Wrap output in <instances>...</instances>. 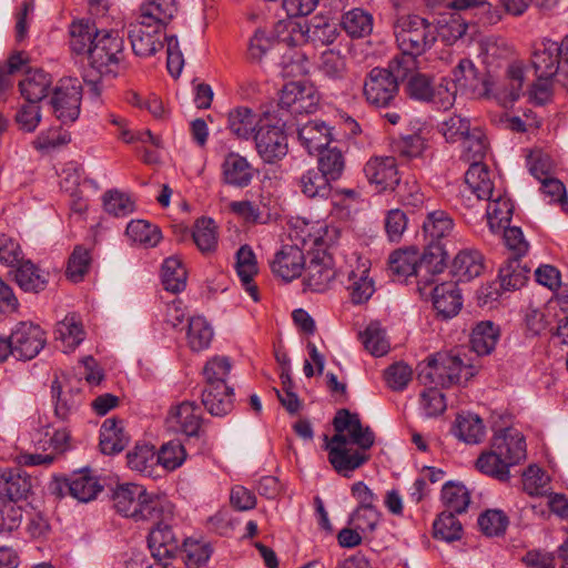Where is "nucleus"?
<instances>
[{"label": "nucleus", "instance_id": "nucleus-4", "mask_svg": "<svg viewBox=\"0 0 568 568\" xmlns=\"http://www.w3.org/2000/svg\"><path fill=\"white\" fill-rule=\"evenodd\" d=\"M476 373L477 367L467 354L450 352L438 353L428 358L417 377L424 385L450 387L469 381Z\"/></svg>", "mask_w": 568, "mask_h": 568}, {"label": "nucleus", "instance_id": "nucleus-2", "mask_svg": "<svg viewBox=\"0 0 568 568\" xmlns=\"http://www.w3.org/2000/svg\"><path fill=\"white\" fill-rule=\"evenodd\" d=\"M393 29L400 53L392 59L387 69L377 67L372 71H415L417 57L436 41V28L419 16L405 14L395 20Z\"/></svg>", "mask_w": 568, "mask_h": 568}, {"label": "nucleus", "instance_id": "nucleus-36", "mask_svg": "<svg viewBox=\"0 0 568 568\" xmlns=\"http://www.w3.org/2000/svg\"><path fill=\"white\" fill-rule=\"evenodd\" d=\"M460 12H448L439 16L436 24H434L436 39L440 38L446 44H452L466 33L468 22Z\"/></svg>", "mask_w": 568, "mask_h": 568}, {"label": "nucleus", "instance_id": "nucleus-61", "mask_svg": "<svg viewBox=\"0 0 568 568\" xmlns=\"http://www.w3.org/2000/svg\"><path fill=\"white\" fill-rule=\"evenodd\" d=\"M156 457L158 466L161 465L163 469L172 471L182 466L186 458V453L180 442L171 440L162 445Z\"/></svg>", "mask_w": 568, "mask_h": 568}, {"label": "nucleus", "instance_id": "nucleus-62", "mask_svg": "<svg viewBox=\"0 0 568 568\" xmlns=\"http://www.w3.org/2000/svg\"><path fill=\"white\" fill-rule=\"evenodd\" d=\"M364 347L374 356H383L389 349L384 329L377 323L369 324L361 335Z\"/></svg>", "mask_w": 568, "mask_h": 568}, {"label": "nucleus", "instance_id": "nucleus-60", "mask_svg": "<svg viewBox=\"0 0 568 568\" xmlns=\"http://www.w3.org/2000/svg\"><path fill=\"white\" fill-rule=\"evenodd\" d=\"M456 513L443 511L434 523V536L437 539L452 542L459 540L463 527L455 516Z\"/></svg>", "mask_w": 568, "mask_h": 568}, {"label": "nucleus", "instance_id": "nucleus-24", "mask_svg": "<svg viewBox=\"0 0 568 568\" xmlns=\"http://www.w3.org/2000/svg\"><path fill=\"white\" fill-rule=\"evenodd\" d=\"M222 180L234 187H246L251 184L255 170L246 158L235 152H229L222 162Z\"/></svg>", "mask_w": 568, "mask_h": 568}, {"label": "nucleus", "instance_id": "nucleus-13", "mask_svg": "<svg viewBox=\"0 0 568 568\" xmlns=\"http://www.w3.org/2000/svg\"><path fill=\"white\" fill-rule=\"evenodd\" d=\"M320 101L313 83L301 80L286 83L281 90L278 105L291 113H312Z\"/></svg>", "mask_w": 568, "mask_h": 568}, {"label": "nucleus", "instance_id": "nucleus-31", "mask_svg": "<svg viewBox=\"0 0 568 568\" xmlns=\"http://www.w3.org/2000/svg\"><path fill=\"white\" fill-rule=\"evenodd\" d=\"M298 140L310 154L329 148L332 142L331 129L322 121H310L298 131Z\"/></svg>", "mask_w": 568, "mask_h": 568}, {"label": "nucleus", "instance_id": "nucleus-44", "mask_svg": "<svg viewBox=\"0 0 568 568\" xmlns=\"http://www.w3.org/2000/svg\"><path fill=\"white\" fill-rule=\"evenodd\" d=\"M51 84V73H27L19 82V89L27 102L38 104L48 95Z\"/></svg>", "mask_w": 568, "mask_h": 568}, {"label": "nucleus", "instance_id": "nucleus-64", "mask_svg": "<svg viewBox=\"0 0 568 568\" xmlns=\"http://www.w3.org/2000/svg\"><path fill=\"white\" fill-rule=\"evenodd\" d=\"M471 130L469 119L456 114L444 120L439 126L447 142L463 141Z\"/></svg>", "mask_w": 568, "mask_h": 568}, {"label": "nucleus", "instance_id": "nucleus-22", "mask_svg": "<svg viewBox=\"0 0 568 568\" xmlns=\"http://www.w3.org/2000/svg\"><path fill=\"white\" fill-rule=\"evenodd\" d=\"M304 267L305 256L297 245H283L271 262L272 272L286 282L298 277Z\"/></svg>", "mask_w": 568, "mask_h": 568}, {"label": "nucleus", "instance_id": "nucleus-15", "mask_svg": "<svg viewBox=\"0 0 568 568\" xmlns=\"http://www.w3.org/2000/svg\"><path fill=\"white\" fill-rule=\"evenodd\" d=\"M254 139L257 153L266 163H275L287 154V136L280 125L260 126Z\"/></svg>", "mask_w": 568, "mask_h": 568}, {"label": "nucleus", "instance_id": "nucleus-20", "mask_svg": "<svg viewBox=\"0 0 568 568\" xmlns=\"http://www.w3.org/2000/svg\"><path fill=\"white\" fill-rule=\"evenodd\" d=\"M161 28L142 19L129 26L128 37L131 41L135 55L149 57L154 54L161 47Z\"/></svg>", "mask_w": 568, "mask_h": 568}, {"label": "nucleus", "instance_id": "nucleus-56", "mask_svg": "<svg viewBox=\"0 0 568 568\" xmlns=\"http://www.w3.org/2000/svg\"><path fill=\"white\" fill-rule=\"evenodd\" d=\"M462 158L470 164L483 163L488 143L484 132L479 128H473L470 134L463 140Z\"/></svg>", "mask_w": 568, "mask_h": 568}, {"label": "nucleus", "instance_id": "nucleus-33", "mask_svg": "<svg viewBox=\"0 0 568 568\" xmlns=\"http://www.w3.org/2000/svg\"><path fill=\"white\" fill-rule=\"evenodd\" d=\"M485 203V215L487 223L493 233L500 232L503 227H506L511 221L514 205L510 199L497 194L496 197H491Z\"/></svg>", "mask_w": 568, "mask_h": 568}, {"label": "nucleus", "instance_id": "nucleus-43", "mask_svg": "<svg viewBox=\"0 0 568 568\" xmlns=\"http://www.w3.org/2000/svg\"><path fill=\"white\" fill-rule=\"evenodd\" d=\"M485 426L481 418L471 413L459 414L455 420L454 434L467 444H478L485 437Z\"/></svg>", "mask_w": 568, "mask_h": 568}, {"label": "nucleus", "instance_id": "nucleus-50", "mask_svg": "<svg viewBox=\"0 0 568 568\" xmlns=\"http://www.w3.org/2000/svg\"><path fill=\"white\" fill-rule=\"evenodd\" d=\"M176 11L175 0H148L140 19L162 29Z\"/></svg>", "mask_w": 568, "mask_h": 568}, {"label": "nucleus", "instance_id": "nucleus-1", "mask_svg": "<svg viewBox=\"0 0 568 568\" xmlns=\"http://www.w3.org/2000/svg\"><path fill=\"white\" fill-rule=\"evenodd\" d=\"M333 426V437L324 436L328 462L336 473L349 478L354 470L369 460L367 450L374 445L375 435L368 426L363 427L358 414L346 408L337 410Z\"/></svg>", "mask_w": 568, "mask_h": 568}, {"label": "nucleus", "instance_id": "nucleus-19", "mask_svg": "<svg viewBox=\"0 0 568 568\" xmlns=\"http://www.w3.org/2000/svg\"><path fill=\"white\" fill-rule=\"evenodd\" d=\"M491 444L509 467L526 458V440L516 428L508 427L499 430L493 437Z\"/></svg>", "mask_w": 568, "mask_h": 568}, {"label": "nucleus", "instance_id": "nucleus-53", "mask_svg": "<svg viewBox=\"0 0 568 568\" xmlns=\"http://www.w3.org/2000/svg\"><path fill=\"white\" fill-rule=\"evenodd\" d=\"M232 365L227 357L214 356L203 367L205 387H230L226 378L230 375Z\"/></svg>", "mask_w": 568, "mask_h": 568}, {"label": "nucleus", "instance_id": "nucleus-6", "mask_svg": "<svg viewBox=\"0 0 568 568\" xmlns=\"http://www.w3.org/2000/svg\"><path fill=\"white\" fill-rule=\"evenodd\" d=\"M407 75L406 93L409 98L430 102L437 109L447 110L453 106L457 87L455 81L442 78L436 82L429 73H405Z\"/></svg>", "mask_w": 568, "mask_h": 568}, {"label": "nucleus", "instance_id": "nucleus-46", "mask_svg": "<svg viewBox=\"0 0 568 568\" xmlns=\"http://www.w3.org/2000/svg\"><path fill=\"white\" fill-rule=\"evenodd\" d=\"M257 125V115L246 106H239L229 112L227 126L239 139L247 140Z\"/></svg>", "mask_w": 568, "mask_h": 568}, {"label": "nucleus", "instance_id": "nucleus-59", "mask_svg": "<svg viewBox=\"0 0 568 568\" xmlns=\"http://www.w3.org/2000/svg\"><path fill=\"white\" fill-rule=\"evenodd\" d=\"M344 168V156L337 148L329 146L320 152L317 170L326 175L331 181L338 180Z\"/></svg>", "mask_w": 568, "mask_h": 568}, {"label": "nucleus", "instance_id": "nucleus-41", "mask_svg": "<svg viewBox=\"0 0 568 568\" xmlns=\"http://www.w3.org/2000/svg\"><path fill=\"white\" fill-rule=\"evenodd\" d=\"M213 335V328L205 317L197 315L187 320L186 343L193 352L206 349Z\"/></svg>", "mask_w": 568, "mask_h": 568}, {"label": "nucleus", "instance_id": "nucleus-30", "mask_svg": "<svg viewBox=\"0 0 568 568\" xmlns=\"http://www.w3.org/2000/svg\"><path fill=\"white\" fill-rule=\"evenodd\" d=\"M368 261L357 257L356 268L351 270L347 274V290L355 304L366 302L375 291L373 281L368 277Z\"/></svg>", "mask_w": 568, "mask_h": 568}, {"label": "nucleus", "instance_id": "nucleus-63", "mask_svg": "<svg viewBox=\"0 0 568 568\" xmlns=\"http://www.w3.org/2000/svg\"><path fill=\"white\" fill-rule=\"evenodd\" d=\"M212 551L211 545L203 540L187 538L183 544L184 559L187 566L201 567L205 565Z\"/></svg>", "mask_w": 568, "mask_h": 568}, {"label": "nucleus", "instance_id": "nucleus-16", "mask_svg": "<svg viewBox=\"0 0 568 568\" xmlns=\"http://www.w3.org/2000/svg\"><path fill=\"white\" fill-rule=\"evenodd\" d=\"M101 490L102 486L98 478L87 471L74 473L69 478L57 480L52 487V493L57 496L63 497L69 494L82 503L94 499Z\"/></svg>", "mask_w": 568, "mask_h": 568}, {"label": "nucleus", "instance_id": "nucleus-23", "mask_svg": "<svg viewBox=\"0 0 568 568\" xmlns=\"http://www.w3.org/2000/svg\"><path fill=\"white\" fill-rule=\"evenodd\" d=\"M363 91L368 103L386 106L398 91V80L394 73H371L364 82Z\"/></svg>", "mask_w": 568, "mask_h": 568}, {"label": "nucleus", "instance_id": "nucleus-8", "mask_svg": "<svg viewBox=\"0 0 568 568\" xmlns=\"http://www.w3.org/2000/svg\"><path fill=\"white\" fill-rule=\"evenodd\" d=\"M274 31L276 37L267 36L264 30L257 29L251 38L248 44V57L254 61H262L268 55L280 54L285 44H290L296 40L292 36L293 32L300 33L301 38L305 37L302 27L293 21H277Z\"/></svg>", "mask_w": 568, "mask_h": 568}, {"label": "nucleus", "instance_id": "nucleus-47", "mask_svg": "<svg viewBox=\"0 0 568 568\" xmlns=\"http://www.w3.org/2000/svg\"><path fill=\"white\" fill-rule=\"evenodd\" d=\"M186 268L176 256L164 260L162 264V283L166 291L180 293L186 286Z\"/></svg>", "mask_w": 568, "mask_h": 568}, {"label": "nucleus", "instance_id": "nucleus-21", "mask_svg": "<svg viewBox=\"0 0 568 568\" xmlns=\"http://www.w3.org/2000/svg\"><path fill=\"white\" fill-rule=\"evenodd\" d=\"M445 8L464 12L466 19H475L479 26H494L503 19L499 8L487 0H449Z\"/></svg>", "mask_w": 568, "mask_h": 568}, {"label": "nucleus", "instance_id": "nucleus-49", "mask_svg": "<svg viewBox=\"0 0 568 568\" xmlns=\"http://www.w3.org/2000/svg\"><path fill=\"white\" fill-rule=\"evenodd\" d=\"M499 331L491 322H480L470 336L471 348L477 355H488L494 351Z\"/></svg>", "mask_w": 568, "mask_h": 568}, {"label": "nucleus", "instance_id": "nucleus-25", "mask_svg": "<svg viewBox=\"0 0 568 568\" xmlns=\"http://www.w3.org/2000/svg\"><path fill=\"white\" fill-rule=\"evenodd\" d=\"M304 270V284L313 292L326 291L336 275L332 257L325 254L314 256Z\"/></svg>", "mask_w": 568, "mask_h": 568}, {"label": "nucleus", "instance_id": "nucleus-45", "mask_svg": "<svg viewBox=\"0 0 568 568\" xmlns=\"http://www.w3.org/2000/svg\"><path fill=\"white\" fill-rule=\"evenodd\" d=\"M559 44L551 40L542 41L531 54L530 65L535 71H559L561 61Z\"/></svg>", "mask_w": 568, "mask_h": 568}, {"label": "nucleus", "instance_id": "nucleus-26", "mask_svg": "<svg viewBox=\"0 0 568 568\" xmlns=\"http://www.w3.org/2000/svg\"><path fill=\"white\" fill-rule=\"evenodd\" d=\"M130 436L124 429V422L118 418H106L100 428V449L104 455L121 453L129 444Z\"/></svg>", "mask_w": 568, "mask_h": 568}, {"label": "nucleus", "instance_id": "nucleus-12", "mask_svg": "<svg viewBox=\"0 0 568 568\" xmlns=\"http://www.w3.org/2000/svg\"><path fill=\"white\" fill-rule=\"evenodd\" d=\"M13 357L20 361L34 358L44 347V331L32 322H19L11 331Z\"/></svg>", "mask_w": 568, "mask_h": 568}, {"label": "nucleus", "instance_id": "nucleus-57", "mask_svg": "<svg viewBox=\"0 0 568 568\" xmlns=\"http://www.w3.org/2000/svg\"><path fill=\"white\" fill-rule=\"evenodd\" d=\"M125 233L133 242L146 246H155L161 240V231L144 220L131 221Z\"/></svg>", "mask_w": 568, "mask_h": 568}, {"label": "nucleus", "instance_id": "nucleus-14", "mask_svg": "<svg viewBox=\"0 0 568 568\" xmlns=\"http://www.w3.org/2000/svg\"><path fill=\"white\" fill-rule=\"evenodd\" d=\"M364 175L375 192H392L399 185L400 175L394 156H372L363 168Z\"/></svg>", "mask_w": 568, "mask_h": 568}, {"label": "nucleus", "instance_id": "nucleus-34", "mask_svg": "<svg viewBox=\"0 0 568 568\" xmlns=\"http://www.w3.org/2000/svg\"><path fill=\"white\" fill-rule=\"evenodd\" d=\"M202 404L211 415L225 416L233 409L234 390L232 387H204Z\"/></svg>", "mask_w": 568, "mask_h": 568}, {"label": "nucleus", "instance_id": "nucleus-39", "mask_svg": "<svg viewBox=\"0 0 568 568\" xmlns=\"http://www.w3.org/2000/svg\"><path fill=\"white\" fill-rule=\"evenodd\" d=\"M101 32L90 19H80L70 24V48L75 53H88L95 42V33Z\"/></svg>", "mask_w": 568, "mask_h": 568}, {"label": "nucleus", "instance_id": "nucleus-37", "mask_svg": "<svg viewBox=\"0 0 568 568\" xmlns=\"http://www.w3.org/2000/svg\"><path fill=\"white\" fill-rule=\"evenodd\" d=\"M530 267L523 263L521 257L507 258L499 270L500 286L505 291L521 288L528 281Z\"/></svg>", "mask_w": 568, "mask_h": 568}, {"label": "nucleus", "instance_id": "nucleus-11", "mask_svg": "<svg viewBox=\"0 0 568 568\" xmlns=\"http://www.w3.org/2000/svg\"><path fill=\"white\" fill-rule=\"evenodd\" d=\"M82 81L77 77H63L53 90L51 105L63 124L73 123L80 115Z\"/></svg>", "mask_w": 568, "mask_h": 568}, {"label": "nucleus", "instance_id": "nucleus-28", "mask_svg": "<svg viewBox=\"0 0 568 568\" xmlns=\"http://www.w3.org/2000/svg\"><path fill=\"white\" fill-rule=\"evenodd\" d=\"M433 305L437 314L443 318L456 316L463 306V298L457 283L445 282L436 285L433 290Z\"/></svg>", "mask_w": 568, "mask_h": 568}, {"label": "nucleus", "instance_id": "nucleus-38", "mask_svg": "<svg viewBox=\"0 0 568 568\" xmlns=\"http://www.w3.org/2000/svg\"><path fill=\"white\" fill-rule=\"evenodd\" d=\"M128 465L132 470L146 477L156 476L158 457L154 447L150 444H136L126 455Z\"/></svg>", "mask_w": 568, "mask_h": 568}, {"label": "nucleus", "instance_id": "nucleus-35", "mask_svg": "<svg viewBox=\"0 0 568 568\" xmlns=\"http://www.w3.org/2000/svg\"><path fill=\"white\" fill-rule=\"evenodd\" d=\"M484 268L483 256L478 251L459 252L452 265V273L458 282H469L480 275Z\"/></svg>", "mask_w": 568, "mask_h": 568}, {"label": "nucleus", "instance_id": "nucleus-27", "mask_svg": "<svg viewBox=\"0 0 568 568\" xmlns=\"http://www.w3.org/2000/svg\"><path fill=\"white\" fill-rule=\"evenodd\" d=\"M168 420L186 436H196L202 423L201 408L193 402H183L170 410Z\"/></svg>", "mask_w": 568, "mask_h": 568}, {"label": "nucleus", "instance_id": "nucleus-9", "mask_svg": "<svg viewBox=\"0 0 568 568\" xmlns=\"http://www.w3.org/2000/svg\"><path fill=\"white\" fill-rule=\"evenodd\" d=\"M88 58L91 68L95 70L110 67L128 69L130 67L124 57L123 39L115 31L101 30V32H97L95 42L91 45Z\"/></svg>", "mask_w": 568, "mask_h": 568}, {"label": "nucleus", "instance_id": "nucleus-54", "mask_svg": "<svg viewBox=\"0 0 568 568\" xmlns=\"http://www.w3.org/2000/svg\"><path fill=\"white\" fill-rule=\"evenodd\" d=\"M465 183L487 201L494 196V183L487 166L483 163L469 165L465 174Z\"/></svg>", "mask_w": 568, "mask_h": 568}, {"label": "nucleus", "instance_id": "nucleus-29", "mask_svg": "<svg viewBox=\"0 0 568 568\" xmlns=\"http://www.w3.org/2000/svg\"><path fill=\"white\" fill-rule=\"evenodd\" d=\"M49 277L48 271L40 268L30 260H22L16 266L14 281L24 292L39 293L43 291L49 283Z\"/></svg>", "mask_w": 568, "mask_h": 568}, {"label": "nucleus", "instance_id": "nucleus-3", "mask_svg": "<svg viewBox=\"0 0 568 568\" xmlns=\"http://www.w3.org/2000/svg\"><path fill=\"white\" fill-rule=\"evenodd\" d=\"M112 498L116 513L135 521L173 516V505L165 497L149 494L142 485H118Z\"/></svg>", "mask_w": 568, "mask_h": 568}, {"label": "nucleus", "instance_id": "nucleus-7", "mask_svg": "<svg viewBox=\"0 0 568 568\" xmlns=\"http://www.w3.org/2000/svg\"><path fill=\"white\" fill-rule=\"evenodd\" d=\"M388 268L397 281H407L415 276L422 282L428 283L427 275L440 273L444 268L442 264L436 266V260L430 257L428 252L420 256L415 248L398 250L390 254L388 258Z\"/></svg>", "mask_w": 568, "mask_h": 568}, {"label": "nucleus", "instance_id": "nucleus-52", "mask_svg": "<svg viewBox=\"0 0 568 568\" xmlns=\"http://www.w3.org/2000/svg\"><path fill=\"white\" fill-rule=\"evenodd\" d=\"M342 27L352 38H364L373 30V17L363 9H353L342 18Z\"/></svg>", "mask_w": 568, "mask_h": 568}, {"label": "nucleus", "instance_id": "nucleus-51", "mask_svg": "<svg viewBox=\"0 0 568 568\" xmlns=\"http://www.w3.org/2000/svg\"><path fill=\"white\" fill-rule=\"evenodd\" d=\"M192 236L197 248L204 254L217 247V226L211 217L196 220Z\"/></svg>", "mask_w": 568, "mask_h": 568}, {"label": "nucleus", "instance_id": "nucleus-5", "mask_svg": "<svg viewBox=\"0 0 568 568\" xmlns=\"http://www.w3.org/2000/svg\"><path fill=\"white\" fill-rule=\"evenodd\" d=\"M470 85L477 97L494 98L501 106H511L521 95L524 73H471Z\"/></svg>", "mask_w": 568, "mask_h": 568}, {"label": "nucleus", "instance_id": "nucleus-32", "mask_svg": "<svg viewBox=\"0 0 568 568\" xmlns=\"http://www.w3.org/2000/svg\"><path fill=\"white\" fill-rule=\"evenodd\" d=\"M235 267L244 290L255 302L258 301L257 286L253 283L257 274V264L255 254L248 245H242L236 252Z\"/></svg>", "mask_w": 568, "mask_h": 568}, {"label": "nucleus", "instance_id": "nucleus-42", "mask_svg": "<svg viewBox=\"0 0 568 568\" xmlns=\"http://www.w3.org/2000/svg\"><path fill=\"white\" fill-rule=\"evenodd\" d=\"M55 339L63 344V352H72L84 338V331L75 314L67 315L57 324Z\"/></svg>", "mask_w": 568, "mask_h": 568}, {"label": "nucleus", "instance_id": "nucleus-40", "mask_svg": "<svg viewBox=\"0 0 568 568\" xmlns=\"http://www.w3.org/2000/svg\"><path fill=\"white\" fill-rule=\"evenodd\" d=\"M30 488L29 478L22 476L19 469H4L0 471V497L17 503L26 497Z\"/></svg>", "mask_w": 568, "mask_h": 568}, {"label": "nucleus", "instance_id": "nucleus-58", "mask_svg": "<svg viewBox=\"0 0 568 568\" xmlns=\"http://www.w3.org/2000/svg\"><path fill=\"white\" fill-rule=\"evenodd\" d=\"M442 500L447 507V511L462 514L466 511L470 498L465 486L447 483L442 489Z\"/></svg>", "mask_w": 568, "mask_h": 568}, {"label": "nucleus", "instance_id": "nucleus-17", "mask_svg": "<svg viewBox=\"0 0 568 568\" xmlns=\"http://www.w3.org/2000/svg\"><path fill=\"white\" fill-rule=\"evenodd\" d=\"M51 396L54 404V416L64 423L72 422L83 403L81 388L72 386L70 383L62 385L55 379L51 385Z\"/></svg>", "mask_w": 568, "mask_h": 568}, {"label": "nucleus", "instance_id": "nucleus-55", "mask_svg": "<svg viewBox=\"0 0 568 568\" xmlns=\"http://www.w3.org/2000/svg\"><path fill=\"white\" fill-rule=\"evenodd\" d=\"M331 182L317 169L306 171L300 179L301 190L307 197H327L331 193Z\"/></svg>", "mask_w": 568, "mask_h": 568}, {"label": "nucleus", "instance_id": "nucleus-18", "mask_svg": "<svg viewBox=\"0 0 568 568\" xmlns=\"http://www.w3.org/2000/svg\"><path fill=\"white\" fill-rule=\"evenodd\" d=\"M171 518L172 516L151 520L156 521V526L148 536V546L155 561L170 560L178 550V540L169 525Z\"/></svg>", "mask_w": 568, "mask_h": 568}, {"label": "nucleus", "instance_id": "nucleus-10", "mask_svg": "<svg viewBox=\"0 0 568 568\" xmlns=\"http://www.w3.org/2000/svg\"><path fill=\"white\" fill-rule=\"evenodd\" d=\"M423 231L427 241L425 251L436 260V266L439 264L444 266L449 254L443 241L453 233L454 220L446 211H432L423 222Z\"/></svg>", "mask_w": 568, "mask_h": 568}, {"label": "nucleus", "instance_id": "nucleus-48", "mask_svg": "<svg viewBox=\"0 0 568 568\" xmlns=\"http://www.w3.org/2000/svg\"><path fill=\"white\" fill-rule=\"evenodd\" d=\"M477 469L490 477L501 481H507L510 477L509 466L504 458L495 450L493 445L490 449L481 453L476 460Z\"/></svg>", "mask_w": 568, "mask_h": 568}]
</instances>
